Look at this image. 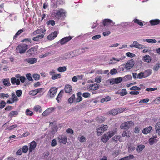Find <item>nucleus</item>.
I'll return each mask as SVG.
<instances>
[{
    "label": "nucleus",
    "mask_w": 160,
    "mask_h": 160,
    "mask_svg": "<svg viewBox=\"0 0 160 160\" xmlns=\"http://www.w3.org/2000/svg\"><path fill=\"white\" fill-rule=\"evenodd\" d=\"M2 82L3 85L5 86L8 87L11 85L9 78L3 79Z\"/></svg>",
    "instance_id": "f3484780"
},
{
    "label": "nucleus",
    "mask_w": 160,
    "mask_h": 160,
    "mask_svg": "<svg viewBox=\"0 0 160 160\" xmlns=\"http://www.w3.org/2000/svg\"><path fill=\"white\" fill-rule=\"evenodd\" d=\"M23 31V29H20L15 34V35L14 36V38L15 39L17 38V36L19 35L21 33H22Z\"/></svg>",
    "instance_id": "603ef678"
},
{
    "label": "nucleus",
    "mask_w": 160,
    "mask_h": 160,
    "mask_svg": "<svg viewBox=\"0 0 160 160\" xmlns=\"http://www.w3.org/2000/svg\"><path fill=\"white\" fill-rule=\"evenodd\" d=\"M96 119L98 121L101 122L105 120V118L104 117L101 116L97 117Z\"/></svg>",
    "instance_id": "e433bc0d"
},
{
    "label": "nucleus",
    "mask_w": 160,
    "mask_h": 160,
    "mask_svg": "<svg viewBox=\"0 0 160 160\" xmlns=\"http://www.w3.org/2000/svg\"><path fill=\"white\" fill-rule=\"evenodd\" d=\"M16 93L17 96L19 97L21 95L22 92L21 90H18L16 91Z\"/></svg>",
    "instance_id": "69168bd1"
},
{
    "label": "nucleus",
    "mask_w": 160,
    "mask_h": 160,
    "mask_svg": "<svg viewBox=\"0 0 160 160\" xmlns=\"http://www.w3.org/2000/svg\"><path fill=\"white\" fill-rule=\"evenodd\" d=\"M117 71L116 69H113L111 70L110 71V73L112 75H113L117 73Z\"/></svg>",
    "instance_id": "bf43d9fd"
},
{
    "label": "nucleus",
    "mask_w": 160,
    "mask_h": 160,
    "mask_svg": "<svg viewBox=\"0 0 160 160\" xmlns=\"http://www.w3.org/2000/svg\"><path fill=\"white\" fill-rule=\"evenodd\" d=\"M121 137L119 136H115L113 137L112 139L113 141L116 142H117L118 141L120 142H122V140L121 139Z\"/></svg>",
    "instance_id": "7c9ffc66"
},
{
    "label": "nucleus",
    "mask_w": 160,
    "mask_h": 160,
    "mask_svg": "<svg viewBox=\"0 0 160 160\" xmlns=\"http://www.w3.org/2000/svg\"><path fill=\"white\" fill-rule=\"evenodd\" d=\"M112 22V21L109 19H105L103 20V25L105 26L108 25Z\"/></svg>",
    "instance_id": "bb28decb"
},
{
    "label": "nucleus",
    "mask_w": 160,
    "mask_h": 160,
    "mask_svg": "<svg viewBox=\"0 0 160 160\" xmlns=\"http://www.w3.org/2000/svg\"><path fill=\"white\" fill-rule=\"evenodd\" d=\"M137 78L141 79L144 78L142 72L139 73L138 74V76L137 77Z\"/></svg>",
    "instance_id": "0e129e2a"
},
{
    "label": "nucleus",
    "mask_w": 160,
    "mask_h": 160,
    "mask_svg": "<svg viewBox=\"0 0 160 160\" xmlns=\"http://www.w3.org/2000/svg\"><path fill=\"white\" fill-rule=\"evenodd\" d=\"M6 104V102L4 101H2L0 102V108L2 109L4 108Z\"/></svg>",
    "instance_id": "09e8293b"
},
{
    "label": "nucleus",
    "mask_w": 160,
    "mask_h": 160,
    "mask_svg": "<svg viewBox=\"0 0 160 160\" xmlns=\"http://www.w3.org/2000/svg\"><path fill=\"white\" fill-rule=\"evenodd\" d=\"M11 82L12 84L15 83L17 85H18L20 84V80L19 79H17L15 77H12L11 79Z\"/></svg>",
    "instance_id": "2eb2a0df"
},
{
    "label": "nucleus",
    "mask_w": 160,
    "mask_h": 160,
    "mask_svg": "<svg viewBox=\"0 0 160 160\" xmlns=\"http://www.w3.org/2000/svg\"><path fill=\"white\" fill-rule=\"evenodd\" d=\"M32 77L36 81L38 80L40 78V75L37 74H34L32 75Z\"/></svg>",
    "instance_id": "c03bdc74"
},
{
    "label": "nucleus",
    "mask_w": 160,
    "mask_h": 160,
    "mask_svg": "<svg viewBox=\"0 0 160 160\" xmlns=\"http://www.w3.org/2000/svg\"><path fill=\"white\" fill-rule=\"evenodd\" d=\"M18 114V112L16 111H12L9 114L8 116L11 118L16 116Z\"/></svg>",
    "instance_id": "c756f323"
},
{
    "label": "nucleus",
    "mask_w": 160,
    "mask_h": 160,
    "mask_svg": "<svg viewBox=\"0 0 160 160\" xmlns=\"http://www.w3.org/2000/svg\"><path fill=\"white\" fill-rule=\"evenodd\" d=\"M34 109L36 111H39L40 112L42 111L41 107L39 105H37L35 106L34 107Z\"/></svg>",
    "instance_id": "ea45409f"
},
{
    "label": "nucleus",
    "mask_w": 160,
    "mask_h": 160,
    "mask_svg": "<svg viewBox=\"0 0 160 160\" xmlns=\"http://www.w3.org/2000/svg\"><path fill=\"white\" fill-rule=\"evenodd\" d=\"M120 92V95L121 96H124L127 94L126 89H123Z\"/></svg>",
    "instance_id": "4d7b16f0"
},
{
    "label": "nucleus",
    "mask_w": 160,
    "mask_h": 160,
    "mask_svg": "<svg viewBox=\"0 0 160 160\" xmlns=\"http://www.w3.org/2000/svg\"><path fill=\"white\" fill-rule=\"evenodd\" d=\"M72 89V87L68 84L66 85L65 87V91L66 92L68 93L70 92Z\"/></svg>",
    "instance_id": "6ab92c4d"
},
{
    "label": "nucleus",
    "mask_w": 160,
    "mask_h": 160,
    "mask_svg": "<svg viewBox=\"0 0 160 160\" xmlns=\"http://www.w3.org/2000/svg\"><path fill=\"white\" fill-rule=\"evenodd\" d=\"M126 55L127 56L131 58L134 57L135 56V54L132 53L130 52H128L126 53Z\"/></svg>",
    "instance_id": "e2e57ef3"
},
{
    "label": "nucleus",
    "mask_w": 160,
    "mask_h": 160,
    "mask_svg": "<svg viewBox=\"0 0 160 160\" xmlns=\"http://www.w3.org/2000/svg\"><path fill=\"white\" fill-rule=\"evenodd\" d=\"M134 156L132 155H129V156L121 158L119 160H130L133 158Z\"/></svg>",
    "instance_id": "5701e85b"
},
{
    "label": "nucleus",
    "mask_w": 160,
    "mask_h": 160,
    "mask_svg": "<svg viewBox=\"0 0 160 160\" xmlns=\"http://www.w3.org/2000/svg\"><path fill=\"white\" fill-rule=\"evenodd\" d=\"M133 122L132 121H128L124 122L120 126V128L122 129L128 130L130 127L133 126Z\"/></svg>",
    "instance_id": "7ed1b4c3"
},
{
    "label": "nucleus",
    "mask_w": 160,
    "mask_h": 160,
    "mask_svg": "<svg viewBox=\"0 0 160 160\" xmlns=\"http://www.w3.org/2000/svg\"><path fill=\"white\" fill-rule=\"evenodd\" d=\"M130 90H138L139 91L141 90L140 88L138 87L137 86H133L130 88Z\"/></svg>",
    "instance_id": "49530a36"
},
{
    "label": "nucleus",
    "mask_w": 160,
    "mask_h": 160,
    "mask_svg": "<svg viewBox=\"0 0 160 160\" xmlns=\"http://www.w3.org/2000/svg\"><path fill=\"white\" fill-rule=\"evenodd\" d=\"M130 47L131 48H135L140 49L147 48L146 47H144L143 45L139 44L137 41H134L132 44L130 45Z\"/></svg>",
    "instance_id": "39448f33"
},
{
    "label": "nucleus",
    "mask_w": 160,
    "mask_h": 160,
    "mask_svg": "<svg viewBox=\"0 0 160 160\" xmlns=\"http://www.w3.org/2000/svg\"><path fill=\"white\" fill-rule=\"evenodd\" d=\"M155 130L156 132L160 130V122H157L155 126Z\"/></svg>",
    "instance_id": "37998d69"
},
{
    "label": "nucleus",
    "mask_w": 160,
    "mask_h": 160,
    "mask_svg": "<svg viewBox=\"0 0 160 160\" xmlns=\"http://www.w3.org/2000/svg\"><path fill=\"white\" fill-rule=\"evenodd\" d=\"M38 46H35L30 49L27 52V54L28 56L30 57L33 55L35 53V51H36L38 48Z\"/></svg>",
    "instance_id": "423d86ee"
},
{
    "label": "nucleus",
    "mask_w": 160,
    "mask_h": 160,
    "mask_svg": "<svg viewBox=\"0 0 160 160\" xmlns=\"http://www.w3.org/2000/svg\"><path fill=\"white\" fill-rule=\"evenodd\" d=\"M157 142V140L152 138H150L149 140V143L151 145H152L154 143Z\"/></svg>",
    "instance_id": "a18cd8bd"
},
{
    "label": "nucleus",
    "mask_w": 160,
    "mask_h": 160,
    "mask_svg": "<svg viewBox=\"0 0 160 160\" xmlns=\"http://www.w3.org/2000/svg\"><path fill=\"white\" fill-rule=\"evenodd\" d=\"M78 140L81 142H85L86 141L85 137L83 136H80L78 137Z\"/></svg>",
    "instance_id": "58836bf2"
},
{
    "label": "nucleus",
    "mask_w": 160,
    "mask_h": 160,
    "mask_svg": "<svg viewBox=\"0 0 160 160\" xmlns=\"http://www.w3.org/2000/svg\"><path fill=\"white\" fill-rule=\"evenodd\" d=\"M113 60H116V61L117 62L119 61L120 60V59H118L116 58L113 57V58H111L110 59V61L109 62V64H115V62H113Z\"/></svg>",
    "instance_id": "79ce46f5"
},
{
    "label": "nucleus",
    "mask_w": 160,
    "mask_h": 160,
    "mask_svg": "<svg viewBox=\"0 0 160 160\" xmlns=\"http://www.w3.org/2000/svg\"><path fill=\"white\" fill-rule=\"evenodd\" d=\"M100 127L101 128H102V130L104 131V132L106 130L108 129V126H107V125H102Z\"/></svg>",
    "instance_id": "774afa93"
},
{
    "label": "nucleus",
    "mask_w": 160,
    "mask_h": 160,
    "mask_svg": "<svg viewBox=\"0 0 160 160\" xmlns=\"http://www.w3.org/2000/svg\"><path fill=\"white\" fill-rule=\"evenodd\" d=\"M55 108L54 107H51L48 108L42 113V115L44 116H47L54 111Z\"/></svg>",
    "instance_id": "0eeeda50"
},
{
    "label": "nucleus",
    "mask_w": 160,
    "mask_h": 160,
    "mask_svg": "<svg viewBox=\"0 0 160 160\" xmlns=\"http://www.w3.org/2000/svg\"><path fill=\"white\" fill-rule=\"evenodd\" d=\"M145 146L143 145H139L137 146L136 148V151L138 152H139L145 148Z\"/></svg>",
    "instance_id": "4be33fe9"
},
{
    "label": "nucleus",
    "mask_w": 160,
    "mask_h": 160,
    "mask_svg": "<svg viewBox=\"0 0 160 160\" xmlns=\"http://www.w3.org/2000/svg\"><path fill=\"white\" fill-rule=\"evenodd\" d=\"M143 58L145 62H149L151 61V58L149 55H146Z\"/></svg>",
    "instance_id": "c85d7f7f"
},
{
    "label": "nucleus",
    "mask_w": 160,
    "mask_h": 160,
    "mask_svg": "<svg viewBox=\"0 0 160 160\" xmlns=\"http://www.w3.org/2000/svg\"><path fill=\"white\" fill-rule=\"evenodd\" d=\"M61 74H54L52 75L51 78L53 80H55L61 78Z\"/></svg>",
    "instance_id": "2f4dec72"
},
{
    "label": "nucleus",
    "mask_w": 160,
    "mask_h": 160,
    "mask_svg": "<svg viewBox=\"0 0 160 160\" xmlns=\"http://www.w3.org/2000/svg\"><path fill=\"white\" fill-rule=\"evenodd\" d=\"M44 35L42 34L41 35H38L36 37H34L32 39L34 41H38L40 39L44 37Z\"/></svg>",
    "instance_id": "b1692460"
},
{
    "label": "nucleus",
    "mask_w": 160,
    "mask_h": 160,
    "mask_svg": "<svg viewBox=\"0 0 160 160\" xmlns=\"http://www.w3.org/2000/svg\"><path fill=\"white\" fill-rule=\"evenodd\" d=\"M41 33H43V30L42 28H40L39 29H38L37 30L35 31L33 33V34L36 35L37 34H40Z\"/></svg>",
    "instance_id": "f704fd0d"
},
{
    "label": "nucleus",
    "mask_w": 160,
    "mask_h": 160,
    "mask_svg": "<svg viewBox=\"0 0 160 160\" xmlns=\"http://www.w3.org/2000/svg\"><path fill=\"white\" fill-rule=\"evenodd\" d=\"M152 128L151 126H149L148 127H147L143 129L142 130V132L144 134H147L150 132Z\"/></svg>",
    "instance_id": "a211bd4d"
},
{
    "label": "nucleus",
    "mask_w": 160,
    "mask_h": 160,
    "mask_svg": "<svg viewBox=\"0 0 160 160\" xmlns=\"http://www.w3.org/2000/svg\"><path fill=\"white\" fill-rule=\"evenodd\" d=\"M37 60L36 58H31L25 59V61L30 64H32L35 63L37 62Z\"/></svg>",
    "instance_id": "ddd939ff"
},
{
    "label": "nucleus",
    "mask_w": 160,
    "mask_h": 160,
    "mask_svg": "<svg viewBox=\"0 0 160 160\" xmlns=\"http://www.w3.org/2000/svg\"><path fill=\"white\" fill-rule=\"evenodd\" d=\"M99 87V86L98 84H94L90 85L88 88L91 90H95L98 89Z\"/></svg>",
    "instance_id": "f8f14e48"
},
{
    "label": "nucleus",
    "mask_w": 160,
    "mask_h": 160,
    "mask_svg": "<svg viewBox=\"0 0 160 160\" xmlns=\"http://www.w3.org/2000/svg\"><path fill=\"white\" fill-rule=\"evenodd\" d=\"M104 132V131L102 130V129L100 127L98 128L97 129V133L98 135H100Z\"/></svg>",
    "instance_id": "de8ad7c7"
},
{
    "label": "nucleus",
    "mask_w": 160,
    "mask_h": 160,
    "mask_svg": "<svg viewBox=\"0 0 160 160\" xmlns=\"http://www.w3.org/2000/svg\"><path fill=\"white\" fill-rule=\"evenodd\" d=\"M122 78L123 81L124 82H126L128 80H131L132 79V77L131 75H127Z\"/></svg>",
    "instance_id": "aec40b11"
},
{
    "label": "nucleus",
    "mask_w": 160,
    "mask_h": 160,
    "mask_svg": "<svg viewBox=\"0 0 160 160\" xmlns=\"http://www.w3.org/2000/svg\"><path fill=\"white\" fill-rule=\"evenodd\" d=\"M143 41H146L150 43H155L157 42V41L155 39H148L145 40H143Z\"/></svg>",
    "instance_id": "a878e982"
},
{
    "label": "nucleus",
    "mask_w": 160,
    "mask_h": 160,
    "mask_svg": "<svg viewBox=\"0 0 160 160\" xmlns=\"http://www.w3.org/2000/svg\"><path fill=\"white\" fill-rule=\"evenodd\" d=\"M151 70L148 69L146 70L143 72L144 78L147 77L149 76L151 74Z\"/></svg>",
    "instance_id": "412c9836"
},
{
    "label": "nucleus",
    "mask_w": 160,
    "mask_h": 160,
    "mask_svg": "<svg viewBox=\"0 0 160 160\" xmlns=\"http://www.w3.org/2000/svg\"><path fill=\"white\" fill-rule=\"evenodd\" d=\"M123 81L122 77H119L115 78V84H118L121 82Z\"/></svg>",
    "instance_id": "72a5a7b5"
},
{
    "label": "nucleus",
    "mask_w": 160,
    "mask_h": 160,
    "mask_svg": "<svg viewBox=\"0 0 160 160\" xmlns=\"http://www.w3.org/2000/svg\"><path fill=\"white\" fill-rule=\"evenodd\" d=\"M135 148V147L133 145H129L128 147V152H133Z\"/></svg>",
    "instance_id": "c9c22d12"
},
{
    "label": "nucleus",
    "mask_w": 160,
    "mask_h": 160,
    "mask_svg": "<svg viewBox=\"0 0 160 160\" xmlns=\"http://www.w3.org/2000/svg\"><path fill=\"white\" fill-rule=\"evenodd\" d=\"M12 101H13V102L15 101H17L18 100V98L14 92L12 93Z\"/></svg>",
    "instance_id": "4c0bfd02"
},
{
    "label": "nucleus",
    "mask_w": 160,
    "mask_h": 160,
    "mask_svg": "<svg viewBox=\"0 0 160 160\" xmlns=\"http://www.w3.org/2000/svg\"><path fill=\"white\" fill-rule=\"evenodd\" d=\"M66 69L67 68L66 67L63 66L58 68V70L59 72H63L65 71L66 70Z\"/></svg>",
    "instance_id": "a19ab883"
},
{
    "label": "nucleus",
    "mask_w": 160,
    "mask_h": 160,
    "mask_svg": "<svg viewBox=\"0 0 160 160\" xmlns=\"http://www.w3.org/2000/svg\"><path fill=\"white\" fill-rule=\"evenodd\" d=\"M131 133L128 131H124L122 134L123 137H129L130 136Z\"/></svg>",
    "instance_id": "cd10ccee"
},
{
    "label": "nucleus",
    "mask_w": 160,
    "mask_h": 160,
    "mask_svg": "<svg viewBox=\"0 0 160 160\" xmlns=\"http://www.w3.org/2000/svg\"><path fill=\"white\" fill-rule=\"evenodd\" d=\"M26 113L27 115L29 116H32L33 114V112L30 111L29 109L26 110Z\"/></svg>",
    "instance_id": "3c124183"
},
{
    "label": "nucleus",
    "mask_w": 160,
    "mask_h": 160,
    "mask_svg": "<svg viewBox=\"0 0 160 160\" xmlns=\"http://www.w3.org/2000/svg\"><path fill=\"white\" fill-rule=\"evenodd\" d=\"M37 144L36 142L34 141L32 142L30 144V146L29 150L30 152H32L35 148Z\"/></svg>",
    "instance_id": "4468645a"
},
{
    "label": "nucleus",
    "mask_w": 160,
    "mask_h": 160,
    "mask_svg": "<svg viewBox=\"0 0 160 160\" xmlns=\"http://www.w3.org/2000/svg\"><path fill=\"white\" fill-rule=\"evenodd\" d=\"M134 21L135 23H138V25H139L140 26H142L143 25V23L141 22H140L139 20L138 19H135Z\"/></svg>",
    "instance_id": "8fccbe9b"
},
{
    "label": "nucleus",
    "mask_w": 160,
    "mask_h": 160,
    "mask_svg": "<svg viewBox=\"0 0 160 160\" xmlns=\"http://www.w3.org/2000/svg\"><path fill=\"white\" fill-rule=\"evenodd\" d=\"M134 64V61L132 59H131L128 60L125 65L123 64V65L125 66V68L126 70H128L133 66Z\"/></svg>",
    "instance_id": "20e7f679"
},
{
    "label": "nucleus",
    "mask_w": 160,
    "mask_h": 160,
    "mask_svg": "<svg viewBox=\"0 0 160 160\" xmlns=\"http://www.w3.org/2000/svg\"><path fill=\"white\" fill-rule=\"evenodd\" d=\"M57 34V31H55L54 32L52 33L51 34L47 36V38L49 40H52L56 37Z\"/></svg>",
    "instance_id": "9b49d317"
},
{
    "label": "nucleus",
    "mask_w": 160,
    "mask_h": 160,
    "mask_svg": "<svg viewBox=\"0 0 160 160\" xmlns=\"http://www.w3.org/2000/svg\"><path fill=\"white\" fill-rule=\"evenodd\" d=\"M72 38L71 37L69 36L68 37H66L60 40V43L61 45L67 43V42L69 41Z\"/></svg>",
    "instance_id": "9d476101"
},
{
    "label": "nucleus",
    "mask_w": 160,
    "mask_h": 160,
    "mask_svg": "<svg viewBox=\"0 0 160 160\" xmlns=\"http://www.w3.org/2000/svg\"><path fill=\"white\" fill-rule=\"evenodd\" d=\"M28 46L26 44H22L18 46L16 48V50L17 52L21 54L24 53L28 49Z\"/></svg>",
    "instance_id": "f257e3e1"
},
{
    "label": "nucleus",
    "mask_w": 160,
    "mask_h": 160,
    "mask_svg": "<svg viewBox=\"0 0 160 160\" xmlns=\"http://www.w3.org/2000/svg\"><path fill=\"white\" fill-rule=\"evenodd\" d=\"M59 142L60 143L65 144L67 142V138L64 135L59 136L58 138Z\"/></svg>",
    "instance_id": "1a4fd4ad"
},
{
    "label": "nucleus",
    "mask_w": 160,
    "mask_h": 160,
    "mask_svg": "<svg viewBox=\"0 0 160 160\" xmlns=\"http://www.w3.org/2000/svg\"><path fill=\"white\" fill-rule=\"evenodd\" d=\"M57 89L56 88L52 87L49 90L50 97L51 98H53L56 94Z\"/></svg>",
    "instance_id": "6e6552de"
},
{
    "label": "nucleus",
    "mask_w": 160,
    "mask_h": 160,
    "mask_svg": "<svg viewBox=\"0 0 160 160\" xmlns=\"http://www.w3.org/2000/svg\"><path fill=\"white\" fill-rule=\"evenodd\" d=\"M82 100V98L81 97H78V98L75 100L74 101V102L76 103H78L81 101Z\"/></svg>",
    "instance_id": "338daca9"
},
{
    "label": "nucleus",
    "mask_w": 160,
    "mask_h": 160,
    "mask_svg": "<svg viewBox=\"0 0 160 160\" xmlns=\"http://www.w3.org/2000/svg\"><path fill=\"white\" fill-rule=\"evenodd\" d=\"M75 95L74 94L72 95V96L68 99V102L71 104L73 102H74V101H75Z\"/></svg>",
    "instance_id": "473e14b6"
},
{
    "label": "nucleus",
    "mask_w": 160,
    "mask_h": 160,
    "mask_svg": "<svg viewBox=\"0 0 160 160\" xmlns=\"http://www.w3.org/2000/svg\"><path fill=\"white\" fill-rule=\"evenodd\" d=\"M159 68H160V64L157 63L154 66L153 69L155 71H157Z\"/></svg>",
    "instance_id": "680f3d73"
},
{
    "label": "nucleus",
    "mask_w": 160,
    "mask_h": 160,
    "mask_svg": "<svg viewBox=\"0 0 160 160\" xmlns=\"http://www.w3.org/2000/svg\"><path fill=\"white\" fill-rule=\"evenodd\" d=\"M64 15V10L61 9L57 11V12L56 13L55 17H57V18H59V17L61 16H63Z\"/></svg>",
    "instance_id": "dca6fc26"
},
{
    "label": "nucleus",
    "mask_w": 160,
    "mask_h": 160,
    "mask_svg": "<svg viewBox=\"0 0 160 160\" xmlns=\"http://www.w3.org/2000/svg\"><path fill=\"white\" fill-rule=\"evenodd\" d=\"M160 22V20L158 19L152 20L150 21V23L151 25H155L158 24Z\"/></svg>",
    "instance_id": "393cba45"
},
{
    "label": "nucleus",
    "mask_w": 160,
    "mask_h": 160,
    "mask_svg": "<svg viewBox=\"0 0 160 160\" xmlns=\"http://www.w3.org/2000/svg\"><path fill=\"white\" fill-rule=\"evenodd\" d=\"M28 148L27 146H24L22 148V151L24 152H26L28 150Z\"/></svg>",
    "instance_id": "13d9d810"
},
{
    "label": "nucleus",
    "mask_w": 160,
    "mask_h": 160,
    "mask_svg": "<svg viewBox=\"0 0 160 160\" xmlns=\"http://www.w3.org/2000/svg\"><path fill=\"white\" fill-rule=\"evenodd\" d=\"M18 127V126L17 124H14L11 126H10L9 127H8L7 128V129L9 130H11L12 129H13L14 128H16Z\"/></svg>",
    "instance_id": "864d4df0"
},
{
    "label": "nucleus",
    "mask_w": 160,
    "mask_h": 160,
    "mask_svg": "<svg viewBox=\"0 0 160 160\" xmlns=\"http://www.w3.org/2000/svg\"><path fill=\"white\" fill-rule=\"evenodd\" d=\"M26 77L27 79L29 81H33V79L32 78L31 74L30 73L27 74H26Z\"/></svg>",
    "instance_id": "052dcab7"
},
{
    "label": "nucleus",
    "mask_w": 160,
    "mask_h": 160,
    "mask_svg": "<svg viewBox=\"0 0 160 160\" xmlns=\"http://www.w3.org/2000/svg\"><path fill=\"white\" fill-rule=\"evenodd\" d=\"M110 113L113 115H115L117 114V110L115 109H112L109 112Z\"/></svg>",
    "instance_id": "6e6d98bb"
},
{
    "label": "nucleus",
    "mask_w": 160,
    "mask_h": 160,
    "mask_svg": "<svg viewBox=\"0 0 160 160\" xmlns=\"http://www.w3.org/2000/svg\"><path fill=\"white\" fill-rule=\"evenodd\" d=\"M47 24L48 25L51 24L53 26L55 24V22L53 20H51L47 22Z\"/></svg>",
    "instance_id": "5fc2aeb1"
},
{
    "label": "nucleus",
    "mask_w": 160,
    "mask_h": 160,
    "mask_svg": "<svg viewBox=\"0 0 160 160\" xmlns=\"http://www.w3.org/2000/svg\"><path fill=\"white\" fill-rule=\"evenodd\" d=\"M114 135L113 132L112 131L108 132L102 136L101 140L104 142H106Z\"/></svg>",
    "instance_id": "f03ea898"
}]
</instances>
